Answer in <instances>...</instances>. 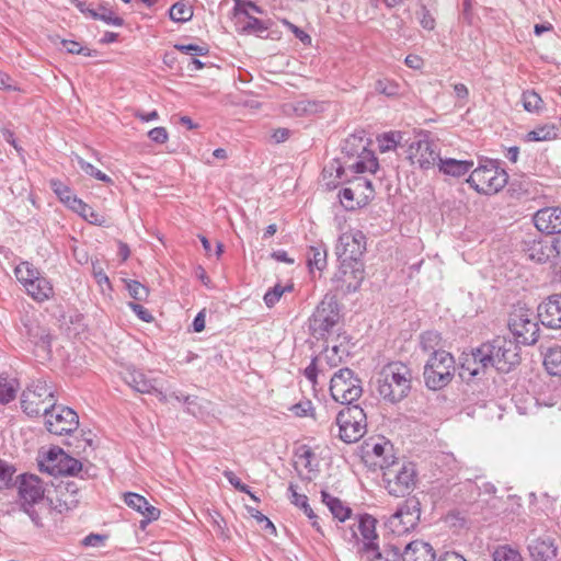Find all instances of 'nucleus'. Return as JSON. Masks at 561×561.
Returning <instances> with one entry per match:
<instances>
[{
	"instance_id": "obj_53",
	"label": "nucleus",
	"mask_w": 561,
	"mask_h": 561,
	"mask_svg": "<svg viewBox=\"0 0 561 561\" xmlns=\"http://www.w3.org/2000/svg\"><path fill=\"white\" fill-rule=\"evenodd\" d=\"M225 478L229 481L231 485H233L238 491L250 495L252 500L259 502V499L251 492L250 488L242 483L241 480L230 470H226L224 472Z\"/></svg>"
},
{
	"instance_id": "obj_37",
	"label": "nucleus",
	"mask_w": 561,
	"mask_h": 561,
	"mask_svg": "<svg viewBox=\"0 0 561 561\" xmlns=\"http://www.w3.org/2000/svg\"><path fill=\"white\" fill-rule=\"evenodd\" d=\"M392 450V445L389 442H382V443H375L370 445L369 443H366L365 445V454L366 456H374L378 458L379 460L375 462V465H378L379 462H385V465H391L386 458V454L390 453Z\"/></svg>"
},
{
	"instance_id": "obj_2",
	"label": "nucleus",
	"mask_w": 561,
	"mask_h": 561,
	"mask_svg": "<svg viewBox=\"0 0 561 561\" xmlns=\"http://www.w3.org/2000/svg\"><path fill=\"white\" fill-rule=\"evenodd\" d=\"M508 175L499 162L491 159L480 161L469 175L467 182L480 194L492 195L500 192L507 184Z\"/></svg>"
},
{
	"instance_id": "obj_34",
	"label": "nucleus",
	"mask_w": 561,
	"mask_h": 561,
	"mask_svg": "<svg viewBox=\"0 0 561 561\" xmlns=\"http://www.w3.org/2000/svg\"><path fill=\"white\" fill-rule=\"evenodd\" d=\"M442 346V336L436 331H425L420 335V347L423 352L436 353V352H445L440 350Z\"/></svg>"
},
{
	"instance_id": "obj_51",
	"label": "nucleus",
	"mask_w": 561,
	"mask_h": 561,
	"mask_svg": "<svg viewBox=\"0 0 561 561\" xmlns=\"http://www.w3.org/2000/svg\"><path fill=\"white\" fill-rule=\"evenodd\" d=\"M126 288L135 300H146L149 295V289L138 280L127 282Z\"/></svg>"
},
{
	"instance_id": "obj_49",
	"label": "nucleus",
	"mask_w": 561,
	"mask_h": 561,
	"mask_svg": "<svg viewBox=\"0 0 561 561\" xmlns=\"http://www.w3.org/2000/svg\"><path fill=\"white\" fill-rule=\"evenodd\" d=\"M16 388L12 381L0 378V404H7L14 400Z\"/></svg>"
},
{
	"instance_id": "obj_20",
	"label": "nucleus",
	"mask_w": 561,
	"mask_h": 561,
	"mask_svg": "<svg viewBox=\"0 0 561 561\" xmlns=\"http://www.w3.org/2000/svg\"><path fill=\"white\" fill-rule=\"evenodd\" d=\"M536 228L547 234H561V207H545L534 215Z\"/></svg>"
},
{
	"instance_id": "obj_36",
	"label": "nucleus",
	"mask_w": 561,
	"mask_h": 561,
	"mask_svg": "<svg viewBox=\"0 0 561 561\" xmlns=\"http://www.w3.org/2000/svg\"><path fill=\"white\" fill-rule=\"evenodd\" d=\"M65 455V451L59 447H53L47 453L43 460L39 461L42 471H46L49 474L56 476V467L59 459Z\"/></svg>"
},
{
	"instance_id": "obj_10",
	"label": "nucleus",
	"mask_w": 561,
	"mask_h": 561,
	"mask_svg": "<svg viewBox=\"0 0 561 561\" xmlns=\"http://www.w3.org/2000/svg\"><path fill=\"white\" fill-rule=\"evenodd\" d=\"M339 437L346 444L358 442L367 431V416L359 405H350L336 415Z\"/></svg>"
},
{
	"instance_id": "obj_25",
	"label": "nucleus",
	"mask_w": 561,
	"mask_h": 561,
	"mask_svg": "<svg viewBox=\"0 0 561 561\" xmlns=\"http://www.w3.org/2000/svg\"><path fill=\"white\" fill-rule=\"evenodd\" d=\"M435 559L433 547L423 540L411 541L403 550V561H435Z\"/></svg>"
},
{
	"instance_id": "obj_60",
	"label": "nucleus",
	"mask_w": 561,
	"mask_h": 561,
	"mask_svg": "<svg viewBox=\"0 0 561 561\" xmlns=\"http://www.w3.org/2000/svg\"><path fill=\"white\" fill-rule=\"evenodd\" d=\"M251 516L255 518L259 523L264 524V529L270 531L272 535H276V527L274 524L260 511L251 508L250 510Z\"/></svg>"
},
{
	"instance_id": "obj_3",
	"label": "nucleus",
	"mask_w": 561,
	"mask_h": 561,
	"mask_svg": "<svg viewBox=\"0 0 561 561\" xmlns=\"http://www.w3.org/2000/svg\"><path fill=\"white\" fill-rule=\"evenodd\" d=\"M538 317L526 305L517 304L508 316V329L517 345H534L539 339Z\"/></svg>"
},
{
	"instance_id": "obj_15",
	"label": "nucleus",
	"mask_w": 561,
	"mask_h": 561,
	"mask_svg": "<svg viewBox=\"0 0 561 561\" xmlns=\"http://www.w3.org/2000/svg\"><path fill=\"white\" fill-rule=\"evenodd\" d=\"M364 273L363 262H340L339 270L332 280L337 290L343 294H351L360 287Z\"/></svg>"
},
{
	"instance_id": "obj_40",
	"label": "nucleus",
	"mask_w": 561,
	"mask_h": 561,
	"mask_svg": "<svg viewBox=\"0 0 561 561\" xmlns=\"http://www.w3.org/2000/svg\"><path fill=\"white\" fill-rule=\"evenodd\" d=\"M169 15L172 21L184 23L192 19L193 10L186 3L179 1L170 8Z\"/></svg>"
},
{
	"instance_id": "obj_41",
	"label": "nucleus",
	"mask_w": 561,
	"mask_h": 561,
	"mask_svg": "<svg viewBox=\"0 0 561 561\" xmlns=\"http://www.w3.org/2000/svg\"><path fill=\"white\" fill-rule=\"evenodd\" d=\"M557 137L556 127L552 125H545L538 127L526 135L527 141H547Z\"/></svg>"
},
{
	"instance_id": "obj_16",
	"label": "nucleus",
	"mask_w": 561,
	"mask_h": 561,
	"mask_svg": "<svg viewBox=\"0 0 561 561\" xmlns=\"http://www.w3.org/2000/svg\"><path fill=\"white\" fill-rule=\"evenodd\" d=\"M489 368H491L490 355L485 343L473 348L469 354H462L460 373L462 378L482 377Z\"/></svg>"
},
{
	"instance_id": "obj_61",
	"label": "nucleus",
	"mask_w": 561,
	"mask_h": 561,
	"mask_svg": "<svg viewBox=\"0 0 561 561\" xmlns=\"http://www.w3.org/2000/svg\"><path fill=\"white\" fill-rule=\"evenodd\" d=\"M282 23L290 30L295 36L300 39L304 44H310L311 37L308 35L305 31L296 26L295 24L290 23L288 20L284 19L282 20Z\"/></svg>"
},
{
	"instance_id": "obj_5",
	"label": "nucleus",
	"mask_w": 561,
	"mask_h": 561,
	"mask_svg": "<svg viewBox=\"0 0 561 561\" xmlns=\"http://www.w3.org/2000/svg\"><path fill=\"white\" fill-rule=\"evenodd\" d=\"M342 318L341 306L335 296L327 294L309 318L310 333L319 339L333 332Z\"/></svg>"
},
{
	"instance_id": "obj_17",
	"label": "nucleus",
	"mask_w": 561,
	"mask_h": 561,
	"mask_svg": "<svg viewBox=\"0 0 561 561\" xmlns=\"http://www.w3.org/2000/svg\"><path fill=\"white\" fill-rule=\"evenodd\" d=\"M408 157L412 164H417L422 170H428L439 162V153L436 145L427 139H419L411 142L408 150Z\"/></svg>"
},
{
	"instance_id": "obj_48",
	"label": "nucleus",
	"mask_w": 561,
	"mask_h": 561,
	"mask_svg": "<svg viewBox=\"0 0 561 561\" xmlns=\"http://www.w3.org/2000/svg\"><path fill=\"white\" fill-rule=\"evenodd\" d=\"M375 90L387 96H397L399 95L400 87L394 81L388 79H380L375 84Z\"/></svg>"
},
{
	"instance_id": "obj_44",
	"label": "nucleus",
	"mask_w": 561,
	"mask_h": 561,
	"mask_svg": "<svg viewBox=\"0 0 561 561\" xmlns=\"http://www.w3.org/2000/svg\"><path fill=\"white\" fill-rule=\"evenodd\" d=\"M322 108H323L322 103H319L316 101H310V100H300V101H297L294 105V111L299 116L316 114V113L322 111Z\"/></svg>"
},
{
	"instance_id": "obj_18",
	"label": "nucleus",
	"mask_w": 561,
	"mask_h": 561,
	"mask_svg": "<svg viewBox=\"0 0 561 561\" xmlns=\"http://www.w3.org/2000/svg\"><path fill=\"white\" fill-rule=\"evenodd\" d=\"M537 317L548 329L561 330V294H553L537 307Z\"/></svg>"
},
{
	"instance_id": "obj_23",
	"label": "nucleus",
	"mask_w": 561,
	"mask_h": 561,
	"mask_svg": "<svg viewBox=\"0 0 561 561\" xmlns=\"http://www.w3.org/2000/svg\"><path fill=\"white\" fill-rule=\"evenodd\" d=\"M125 503L127 506L134 508L145 517V519L140 522V527L142 529L147 524L158 519L160 516V511L157 507L150 505L146 497L137 493H126Z\"/></svg>"
},
{
	"instance_id": "obj_1",
	"label": "nucleus",
	"mask_w": 561,
	"mask_h": 561,
	"mask_svg": "<svg viewBox=\"0 0 561 561\" xmlns=\"http://www.w3.org/2000/svg\"><path fill=\"white\" fill-rule=\"evenodd\" d=\"M375 385L382 400L392 404L401 402L412 389V370L402 362L388 363L377 374Z\"/></svg>"
},
{
	"instance_id": "obj_58",
	"label": "nucleus",
	"mask_w": 561,
	"mask_h": 561,
	"mask_svg": "<svg viewBox=\"0 0 561 561\" xmlns=\"http://www.w3.org/2000/svg\"><path fill=\"white\" fill-rule=\"evenodd\" d=\"M420 24L423 28L432 31L435 27V19L431 14V12L426 9V7H422L417 12Z\"/></svg>"
},
{
	"instance_id": "obj_29",
	"label": "nucleus",
	"mask_w": 561,
	"mask_h": 561,
	"mask_svg": "<svg viewBox=\"0 0 561 561\" xmlns=\"http://www.w3.org/2000/svg\"><path fill=\"white\" fill-rule=\"evenodd\" d=\"M321 496L322 502L328 506L334 518L339 519L340 522H344L351 516L352 510L344 505L340 499L332 496L327 491H322Z\"/></svg>"
},
{
	"instance_id": "obj_30",
	"label": "nucleus",
	"mask_w": 561,
	"mask_h": 561,
	"mask_svg": "<svg viewBox=\"0 0 561 561\" xmlns=\"http://www.w3.org/2000/svg\"><path fill=\"white\" fill-rule=\"evenodd\" d=\"M24 287L27 294L37 301H44L53 295V286L47 278L42 276H38Z\"/></svg>"
},
{
	"instance_id": "obj_62",
	"label": "nucleus",
	"mask_w": 561,
	"mask_h": 561,
	"mask_svg": "<svg viewBox=\"0 0 561 561\" xmlns=\"http://www.w3.org/2000/svg\"><path fill=\"white\" fill-rule=\"evenodd\" d=\"M70 209L81 215L84 219L88 217L90 211H93L92 207H90L80 198H73L71 201Z\"/></svg>"
},
{
	"instance_id": "obj_22",
	"label": "nucleus",
	"mask_w": 561,
	"mask_h": 561,
	"mask_svg": "<svg viewBox=\"0 0 561 561\" xmlns=\"http://www.w3.org/2000/svg\"><path fill=\"white\" fill-rule=\"evenodd\" d=\"M528 550L535 561H552L557 557L558 547L550 535H542L529 540Z\"/></svg>"
},
{
	"instance_id": "obj_32",
	"label": "nucleus",
	"mask_w": 561,
	"mask_h": 561,
	"mask_svg": "<svg viewBox=\"0 0 561 561\" xmlns=\"http://www.w3.org/2000/svg\"><path fill=\"white\" fill-rule=\"evenodd\" d=\"M27 334L30 341L43 353L48 355L50 353L51 336L45 328L32 327L28 328Z\"/></svg>"
},
{
	"instance_id": "obj_35",
	"label": "nucleus",
	"mask_w": 561,
	"mask_h": 561,
	"mask_svg": "<svg viewBox=\"0 0 561 561\" xmlns=\"http://www.w3.org/2000/svg\"><path fill=\"white\" fill-rule=\"evenodd\" d=\"M547 371L552 376H561V346L550 347L543 359Z\"/></svg>"
},
{
	"instance_id": "obj_43",
	"label": "nucleus",
	"mask_w": 561,
	"mask_h": 561,
	"mask_svg": "<svg viewBox=\"0 0 561 561\" xmlns=\"http://www.w3.org/2000/svg\"><path fill=\"white\" fill-rule=\"evenodd\" d=\"M90 14L93 19L102 20L111 25L122 26L124 24V20L122 18L114 15L112 10L104 7L99 10H90Z\"/></svg>"
},
{
	"instance_id": "obj_54",
	"label": "nucleus",
	"mask_w": 561,
	"mask_h": 561,
	"mask_svg": "<svg viewBox=\"0 0 561 561\" xmlns=\"http://www.w3.org/2000/svg\"><path fill=\"white\" fill-rule=\"evenodd\" d=\"M333 171L335 172V179L328 182L329 186L336 187L340 181L343 179L344 168L339 161H334L329 168H324L323 178L325 179L328 174L330 176L333 175Z\"/></svg>"
},
{
	"instance_id": "obj_14",
	"label": "nucleus",
	"mask_w": 561,
	"mask_h": 561,
	"mask_svg": "<svg viewBox=\"0 0 561 561\" xmlns=\"http://www.w3.org/2000/svg\"><path fill=\"white\" fill-rule=\"evenodd\" d=\"M366 250L365 234L359 231H346L339 238L335 247V254L339 262H362V256Z\"/></svg>"
},
{
	"instance_id": "obj_8",
	"label": "nucleus",
	"mask_w": 561,
	"mask_h": 561,
	"mask_svg": "<svg viewBox=\"0 0 561 561\" xmlns=\"http://www.w3.org/2000/svg\"><path fill=\"white\" fill-rule=\"evenodd\" d=\"M490 355L491 368L501 374H507L520 363L517 343L504 336H496L485 342Z\"/></svg>"
},
{
	"instance_id": "obj_46",
	"label": "nucleus",
	"mask_w": 561,
	"mask_h": 561,
	"mask_svg": "<svg viewBox=\"0 0 561 561\" xmlns=\"http://www.w3.org/2000/svg\"><path fill=\"white\" fill-rule=\"evenodd\" d=\"M523 106L527 112H538L542 105V99L535 91H525L522 95Z\"/></svg>"
},
{
	"instance_id": "obj_11",
	"label": "nucleus",
	"mask_w": 561,
	"mask_h": 561,
	"mask_svg": "<svg viewBox=\"0 0 561 561\" xmlns=\"http://www.w3.org/2000/svg\"><path fill=\"white\" fill-rule=\"evenodd\" d=\"M367 145L368 142L363 137L351 135L342 147L343 152L348 157H357V160L348 165L355 173H375L378 170V160L367 149Z\"/></svg>"
},
{
	"instance_id": "obj_13",
	"label": "nucleus",
	"mask_w": 561,
	"mask_h": 561,
	"mask_svg": "<svg viewBox=\"0 0 561 561\" xmlns=\"http://www.w3.org/2000/svg\"><path fill=\"white\" fill-rule=\"evenodd\" d=\"M44 416L47 431L55 435L70 434L79 426L77 412L68 407L55 404Z\"/></svg>"
},
{
	"instance_id": "obj_59",
	"label": "nucleus",
	"mask_w": 561,
	"mask_h": 561,
	"mask_svg": "<svg viewBox=\"0 0 561 561\" xmlns=\"http://www.w3.org/2000/svg\"><path fill=\"white\" fill-rule=\"evenodd\" d=\"M399 134H385L381 139H379V149L381 152L390 151L397 147V137Z\"/></svg>"
},
{
	"instance_id": "obj_9",
	"label": "nucleus",
	"mask_w": 561,
	"mask_h": 561,
	"mask_svg": "<svg viewBox=\"0 0 561 561\" xmlns=\"http://www.w3.org/2000/svg\"><path fill=\"white\" fill-rule=\"evenodd\" d=\"M330 393L334 401L352 405L363 394L362 380L350 368H341L330 379Z\"/></svg>"
},
{
	"instance_id": "obj_12",
	"label": "nucleus",
	"mask_w": 561,
	"mask_h": 561,
	"mask_svg": "<svg viewBox=\"0 0 561 561\" xmlns=\"http://www.w3.org/2000/svg\"><path fill=\"white\" fill-rule=\"evenodd\" d=\"M44 485L42 480L35 474H23L19 485V495L22 510L30 516L32 522L39 526L41 517L34 510V505L44 499Z\"/></svg>"
},
{
	"instance_id": "obj_64",
	"label": "nucleus",
	"mask_w": 561,
	"mask_h": 561,
	"mask_svg": "<svg viewBox=\"0 0 561 561\" xmlns=\"http://www.w3.org/2000/svg\"><path fill=\"white\" fill-rule=\"evenodd\" d=\"M130 309L138 316L139 319H141L145 322H151L153 320L152 314L148 309H146L144 306L136 304V302H129L128 304Z\"/></svg>"
},
{
	"instance_id": "obj_38",
	"label": "nucleus",
	"mask_w": 561,
	"mask_h": 561,
	"mask_svg": "<svg viewBox=\"0 0 561 561\" xmlns=\"http://www.w3.org/2000/svg\"><path fill=\"white\" fill-rule=\"evenodd\" d=\"M15 276L19 282L26 286L31 282L41 276L38 270L28 262L20 263L14 270Z\"/></svg>"
},
{
	"instance_id": "obj_39",
	"label": "nucleus",
	"mask_w": 561,
	"mask_h": 561,
	"mask_svg": "<svg viewBox=\"0 0 561 561\" xmlns=\"http://www.w3.org/2000/svg\"><path fill=\"white\" fill-rule=\"evenodd\" d=\"M337 352V346H333L331 350L327 348L323 354L317 357L321 373H323L327 368L330 369L339 366V364L342 362V357L339 356Z\"/></svg>"
},
{
	"instance_id": "obj_21",
	"label": "nucleus",
	"mask_w": 561,
	"mask_h": 561,
	"mask_svg": "<svg viewBox=\"0 0 561 561\" xmlns=\"http://www.w3.org/2000/svg\"><path fill=\"white\" fill-rule=\"evenodd\" d=\"M377 520L371 515L364 514L358 518V531L363 538V546L359 549L360 553H370L380 550L377 542L378 535L376 533Z\"/></svg>"
},
{
	"instance_id": "obj_6",
	"label": "nucleus",
	"mask_w": 561,
	"mask_h": 561,
	"mask_svg": "<svg viewBox=\"0 0 561 561\" xmlns=\"http://www.w3.org/2000/svg\"><path fill=\"white\" fill-rule=\"evenodd\" d=\"M378 466L383 470L382 479L389 494L404 496L414 488L416 471L413 463L391 461V465L379 462Z\"/></svg>"
},
{
	"instance_id": "obj_26",
	"label": "nucleus",
	"mask_w": 561,
	"mask_h": 561,
	"mask_svg": "<svg viewBox=\"0 0 561 561\" xmlns=\"http://www.w3.org/2000/svg\"><path fill=\"white\" fill-rule=\"evenodd\" d=\"M404 515H408L409 525H417L421 515L420 502L415 497L408 499L397 510V512L390 516L389 524L393 527L399 526Z\"/></svg>"
},
{
	"instance_id": "obj_63",
	"label": "nucleus",
	"mask_w": 561,
	"mask_h": 561,
	"mask_svg": "<svg viewBox=\"0 0 561 561\" xmlns=\"http://www.w3.org/2000/svg\"><path fill=\"white\" fill-rule=\"evenodd\" d=\"M148 137L157 144H164L167 142L169 135L164 127H154L149 130Z\"/></svg>"
},
{
	"instance_id": "obj_47",
	"label": "nucleus",
	"mask_w": 561,
	"mask_h": 561,
	"mask_svg": "<svg viewBox=\"0 0 561 561\" xmlns=\"http://www.w3.org/2000/svg\"><path fill=\"white\" fill-rule=\"evenodd\" d=\"M77 162H78L80 169L84 173L95 178L99 181H102L105 183H112V179L110 176H107L105 173L98 170L93 164L84 161L82 158L77 157Z\"/></svg>"
},
{
	"instance_id": "obj_55",
	"label": "nucleus",
	"mask_w": 561,
	"mask_h": 561,
	"mask_svg": "<svg viewBox=\"0 0 561 561\" xmlns=\"http://www.w3.org/2000/svg\"><path fill=\"white\" fill-rule=\"evenodd\" d=\"M174 48L183 54L195 55V56H205L209 53V49L206 45L198 46L195 44H176Z\"/></svg>"
},
{
	"instance_id": "obj_52",
	"label": "nucleus",
	"mask_w": 561,
	"mask_h": 561,
	"mask_svg": "<svg viewBox=\"0 0 561 561\" xmlns=\"http://www.w3.org/2000/svg\"><path fill=\"white\" fill-rule=\"evenodd\" d=\"M291 286H282L279 284H276L272 289H270L264 295V302L268 308L273 307L276 302H278L283 294L285 291L291 290Z\"/></svg>"
},
{
	"instance_id": "obj_45",
	"label": "nucleus",
	"mask_w": 561,
	"mask_h": 561,
	"mask_svg": "<svg viewBox=\"0 0 561 561\" xmlns=\"http://www.w3.org/2000/svg\"><path fill=\"white\" fill-rule=\"evenodd\" d=\"M493 561H523V558L517 550L508 546H500L493 552Z\"/></svg>"
},
{
	"instance_id": "obj_57",
	"label": "nucleus",
	"mask_w": 561,
	"mask_h": 561,
	"mask_svg": "<svg viewBox=\"0 0 561 561\" xmlns=\"http://www.w3.org/2000/svg\"><path fill=\"white\" fill-rule=\"evenodd\" d=\"M61 45L70 54H82L84 56H91V50L87 47L81 46L76 41L62 39Z\"/></svg>"
},
{
	"instance_id": "obj_24",
	"label": "nucleus",
	"mask_w": 561,
	"mask_h": 561,
	"mask_svg": "<svg viewBox=\"0 0 561 561\" xmlns=\"http://www.w3.org/2000/svg\"><path fill=\"white\" fill-rule=\"evenodd\" d=\"M233 10L238 30L240 32L247 34H262L267 31V26L263 21L251 16L247 9L241 8V2L239 0L237 1Z\"/></svg>"
},
{
	"instance_id": "obj_50",
	"label": "nucleus",
	"mask_w": 561,
	"mask_h": 561,
	"mask_svg": "<svg viewBox=\"0 0 561 561\" xmlns=\"http://www.w3.org/2000/svg\"><path fill=\"white\" fill-rule=\"evenodd\" d=\"M293 504H295L296 506H299L304 511V513L311 520L312 526L317 529V531L322 533L321 528L318 524V516L314 514V512L310 507V505L308 503V497L305 494H302L300 497H297V501H293Z\"/></svg>"
},
{
	"instance_id": "obj_27",
	"label": "nucleus",
	"mask_w": 561,
	"mask_h": 561,
	"mask_svg": "<svg viewBox=\"0 0 561 561\" xmlns=\"http://www.w3.org/2000/svg\"><path fill=\"white\" fill-rule=\"evenodd\" d=\"M523 251L527 259L537 263H545L550 257L551 249L540 239L533 238L523 242Z\"/></svg>"
},
{
	"instance_id": "obj_4",
	"label": "nucleus",
	"mask_w": 561,
	"mask_h": 561,
	"mask_svg": "<svg viewBox=\"0 0 561 561\" xmlns=\"http://www.w3.org/2000/svg\"><path fill=\"white\" fill-rule=\"evenodd\" d=\"M455 371V358L449 352L432 353L424 366L425 386L430 390H440L451 382Z\"/></svg>"
},
{
	"instance_id": "obj_31",
	"label": "nucleus",
	"mask_w": 561,
	"mask_h": 561,
	"mask_svg": "<svg viewBox=\"0 0 561 561\" xmlns=\"http://www.w3.org/2000/svg\"><path fill=\"white\" fill-rule=\"evenodd\" d=\"M307 262L310 271L313 268L323 271L327 266V247L324 243L319 242L310 245L307 251Z\"/></svg>"
},
{
	"instance_id": "obj_33",
	"label": "nucleus",
	"mask_w": 561,
	"mask_h": 561,
	"mask_svg": "<svg viewBox=\"0 0 561 561\" xmlns=\"http://www.w3.org/2000/svg\"><path fill=\"white\" fill-rule=\"evenodd\" d=\"M56 467V474L78 476L82 472V463L65 453Z\"/></svg>"
},
{
	"instance_id": "obj_56",
	"label": "nucleus",
	"mask_w": 561,
	"mask_h": 561,
	"mask_svg": "<svg viewBox=\"0 0 561 561\" xmlns=\"http://www.w3.org/2000/svg\"><path fill=\"white\" fill-rule=\"evenodd\" d=\"M381 553L383 561H403V551L396 545H386Z\"/></svg>"
},
{
	"instance_id": "obj_28",
	"label": "nucleus",
	"mask_w": 561,
	"mask_h": 561,
	"mask_svg": "<svg viewBox=\"0 0 561 561\" xmlns=\"http://www.w3.org/2000/svg\"><path fill=\"white\" fill-rule=\"evenodd\" d=\"M438 169L440 172L454 178H460L467 174L473 167V161L457 160L453 158L439 159Z\"/></svg>"
},
{
	"instance_id": "obj_42",
	"label": "nucleus",
	"mask_w": 561,
	"mask_h": 561,
	"mask_svg": "<svg viewBox=\"0 0 561 561\" xmlns=\"http://www.w3.org/2000/svg\"><path fill=\"white\" fill-rule=\"evenodd\" d=\"M50 187L59 199L69 208L71 206V201L73 198H78L76 195H72L71 190L59 180H51Z\"/></svg>"
},
{
	"instance_id": "obj_19",
	"label": "nucleus",
	"mask_w": 561,
	"mask_h": 561,
	"mask_svg": "<svg viewBox=\"0 0 561 561\" xmlns=\"http://www.w3.org/2000/svg\"><path fill=\"white\" fill-rule=\"evenodd\" d=\"M123 380L135 391L140 393H157L161 401H165V394L158 390L156 379L148 378L141 370L128 367L123 373Z\"/></svg>"
},
{
	"instance_id": "obj_7",
	"label": "nucleus",
	"mask_w": 561,
	"mask_h": 561,
	"mask_svg": "<svg viewBox=\"0 0 561 561\" xmlns=\"http://www.w3.org/2000/svg\"><path fill=\"white\" fill-rule=\"evenodd\" d=\"M55 404L53 388L45 380L33 381L22 393L21 407L28 416L46 414Z\"/></svg>"
}]
</instances>
